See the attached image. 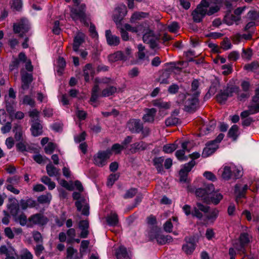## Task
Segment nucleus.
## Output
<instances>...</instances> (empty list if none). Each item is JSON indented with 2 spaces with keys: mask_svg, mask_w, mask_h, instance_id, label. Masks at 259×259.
Segmentation results:
<instances>
[{
  "mask_svg": "<svg viewBox=\"0 0 259 259\" xmlns=\"http://www.w3.org/2000/svg\"><path fill=\"white\" fill-rule=\"evenodd\" d=\"M145 113L143 116V120L145 122L152 123L154 121L157 110L155 108H145Z\"/></svg>",
  "mask_w": 259,
  "mask_h": 259,
  "instance_id": "nucleus-23",
  "label": "nucleus"
},
{
  "mask_svg": "<svg viewBox=\"0 0 259 259\" xmlns=\"http://www.w3.org/2000/svg\"><path fill=\"white\" fill-rule=\"evenodd\" d=\"M233 171L232 177L237 179L241 178L243 175V168L241 166H237L233 164Z\"/></svg>",
  "mask_w": 259,
  "mask_h": 259,
  "instance_id": "nucleus-51",
  "label": "nucleus"
},
{
  "mask_svg": "<svg viewBox=\"0 0 259 259\" xmlns=\"http://www.w3.org/2000/svg\"><path fill=\"white\" fill-rule=\"evenodd\" d=\"M89 198L82 195V215L89 216L90 214V205Z\"/></svg>",
  "mask_w": 259,
  "mask_h": 259,
  "instance_id": "nucleus-36",
  "label": "nucleus"
},
{
  "mask_svg": "<svg viewBox=\"0 0 259 259\" xmlns=\"http://www.w3.org/2000/svg\"><path fill=\"white\" fill-rule=\"evenodd\" d=\"M251 114H255L259 112V102H254L252 101L251 104L248 106Z\"/></svg>",
  "mask_w": 259,
  "mask_h": 259,
  "instance_id": "nucleus-64",
  "label": "nucleus"
},
{
  "mask_svg": "<svg viewBox=\"0 0 259 259\" xmlns=\"http://www.w3.org/2000/svg\"><path fill=\"white\" fill-rule=\"evenodd\" d=\"M209 4V10H207L206 14L211 16L218 12L223 3V0H210V2H208Z\"/></svg>",
  "mask_w": 259,
  "mask_h": 259,
  "instance_id": "nucleus-19",
  "label": "nucleus"
},
{
  "mask_svg": "<svg viewBox=\"0 0 259 259\" xmlns=\"http://www.w3.org/2000/svg\"><path fill=\"white\" fill-rule=\"evenodd\" d=\"M179 224L178 219L177 217H172L171 219L167 220L163 225L164 230L168 233L172 231L173 225H178Z\"/></svg>",
  "mask_w": 259,
  "mask_h": 259,
  "instance_id": "nucleus-32",
  "label": "nucleus"
},
{
  "mask_svg": "<svg viewBox=\"0 0 259 259\" xmlns=\"http://www.w3.org/2000/svg\"><path fill=\"white\" fill-rule=\"evenodd\" d=\"M19 206H20L22 209L25 210L28 207H32L35 206V202L33 199L28 198L26 200L21 199L19 203Z\"/></svg>",
  "mask_w": 259,
  "mask_h": 259,
  "instance_id": "nucleus-39",
  "label": "nucleus"
},
{
  "mask_svg": "<svg viewBox=\"0 0 259 259\" xmlns=\"http://www.w3.org/2000/svg\"><path fill=\"white\" fill-rule=\"evenodd\" d=\"M232 91L228 88L221 90L217 96V100L221 104H224L228 97L232 96Z\"/></svg>",
  "mask_w": 259,
  "mask_h": 259,
  "instance_id": "nucleus-22",
  "label": "nucleus"
},
{
  "mask_svg": "<svg viewBox=\"0 0 259 259\" xmlns=\"http://www.w3.org/2000/svg\"><path fill=\"white\" fill-rule=\"evenodd\" d=\"M69 3L71 0H65ZM73 5L70 7V16L75 22L81 21V0H72Z\"/></svg>",
  "mask_w": 259,
  "mask_h": 259,
  "instance_id": "nucleus-9",
  "label": "nucleus"
},
{
  "mask_svg": "<svg viewBox=\"0 0 259 259\" xmlns=\"http://www.w3.org/2000/svg\"><path fill=\"white\" fill-rule=\"evenodd\" d=\"M75 234V232L74 229H70L68 230V231L67 232V237H68L67 239V241L68 243H71L73 241H76L77 243L79 242L80 240L79 239H74Z\"/></svg>",
  "mask_w": 259,
  "mask_h": 259,
  "instance_id": "nucleus-54",
  "label": "nucleus"
},
{
  "mask_svg": "<svg viewBox=\"0 0 259 259\" xmlns=\"http://www.w3.org/2000/svg\"><path fill=\"white\" fill-rule=\"evenodd\" d=\"M110 155V150L100 151L94 156V163L98 166H103L107 163V160Z\"/></svg>",
  "mask_w": 259,
  "mask_h": 259,
  "instance_id": "nucleus-13",
  "label": "nucleus"
},
{
  "mask_svg": "<svg viewBox=\"0 0 259 259\" xmlns=\"http://www.w3.org/2000/svg\"><path fill=\"white\" fill-rule=\"evenodd\" d=\"M74 191L73 193L72 197L74 200H76L75 205L78 211L81 210V183L79 181H76L74 182Z\"/></svg>",
  "mask_w": 259,
  "mask_h": 259,
  "instance_id": "nucleus-17",
  "label": "nucleus"
},
{
  "mask_svg": "<svg viewBox=\"0 0 259 259\" xmlns=\"http://www.w3.org/2000/svg\"><path fill=\"white\" fill-rule=\"evenodd\" d=\"M214 187L212 184H208L205 186L204 188H198L196 190L195 194L197 197H200L206 203L208 202L209 192L214 190Z\"/></svg>",
  "mask_w": 259,
  "mask_h": 259,
  "instance_id": "nucleus-11",
  "label": "nucleus"
},
{
  "mask_svg": "<svg viewBox=\"0 0 259 259\" xmlns=\"http://www.w3.org/2000/svg\"><path fill=\"white\" fill-rule=\"evenodd\" d=\"M149 14L146 12H136L132 15L130 22L132 23H135L138 20L148 17Z\"/></svg>",
  "mask_w": 259,
  "mask_h": 259,
  "instance_id": "nucleus-35",
  "label": "nucleus"
},
{
  "mask_svg": "<svg viewBox=\"0 0 259 259\" xmlns=\"http://www.w3.org/2000/svg\"><path fill=\"white\" fill-rule=\"evenodd\" d=\"M138 59L140 63L147 64L149 60L148 56L146 55L145 52H138Z\"/></svg>",
  "mask_w": 259,
  "mask_h": 259,
  "instance_id": "nucleus-58",
  "label": "nucleus"
},
{
  "mask_svg": "<svg viewBox=\"0 0 259 259\" xmlns=\"http://www.w3.org/2000/svg\"><path fill=\"white\" fill-rule=\"evenodd\" d=\"M99 87L98 85H95L92 89V96L90 101L92 104L95 107L96 106V105L94 104L96 103V101L99 96Z\"/></svg>",
  "mask_w": 259,
  "mask_h": 259,
  "instance_id": "nucleus-50",
  "label": "nucleus"
},
{
  "mask_svg": "<svg viewBox=\"0 0 259 259\" xmlns=\"http://www.w3.org/2000/svg\"><path fill=\"white\" fill-rule=\"evenodd\" d=\"M240 20V16L230 14H227L224 17V21L228 25H231L234 23H237Z\"/></svg>",
  "mask_w": 259,
  "mask_h": 259,
  "instance_id": "nucleus-43",
  "label": "nucleus"
},
{
  "mask_svg": "<svg viewBox=\"0 0 259 259\" xmlns=\"http://www.w3.org/2000/svg\"><path fill=\"white\" fill-rule=\"evenodd\" d=\"M147 25V22H143L141 24L136 26V27H132L130 31L138 33V34H142L144 27L146 26Z\"/></svg>",
  "mask_w": 259,
  "mask_h": 259,
  "instance_id": "nucleus-60",
  "label": "nucleus"
},
{
  "mask_svg": "<svg viewBox=\"0 0 259 259\" xmlns=\"http://www.w3.org/2000/svg\"><path fill=\"white\" fill-rule=\"evenodd\" d=\"M191 86L192 91L194 92L193 95L181 94L178 96L179 103L184 104L185 110L188 112H191L196 109L198 103V97L200 94V92L197 91L199 87V81L197 80H194Z\"/></svg>",
  "mask_w": 259,
  "mask_h": 259,
  "instance_id": "nucleus-1",
  "label": "nucleus"
},
{
  "mask_svg": "<svg viewBox=\"0 0 259 259\" xmlns=\"http://www.w3.org/2000/svg\"><path fill=\"white\" fill-rule=\"evenodd\" d=\"M91 14L86 11L85 6L82 4V24L85 27H89V31L90 36L95 39L99 37L98 33L95 25L91 22Z\"/></svg>",
  "mask_w": 259,
  "mask_h": 259,
  "instance_id": "nucleus-3",
  "label": "nucleus"
},
{
  "mask_svg": "<svg viewBox=\"0 0 259 259\" xmlns=\"http://www.w3.org/2000/svg\"><path fill=\"white\" fill-rule=\"evenodd\" d=\"M116 91V88L114 87L111 86L104 89L102 92L101 96L102 97H108L112 95Z\"/></svg>",
  "mask_w": 259,
  "mask_h": 259,
  "instance_id": "nucleus-56",
  "label": "nucleus"
},
{
  "mask_svg": "<svg viewBox=\"0 0 259 259\" xmlns=\"http://www.w3.org/2000/svg\"><path fill=\"white\" fill-rule=\"evenodd\" d=\"M106 221L110 226H115L118 223V215L116 213H111L106 217Z\"/></svg>",
  "mask_w": 259,
  "mask_h": 259,
  "instance_id": "nucleus-42",
  "label": "nucleus"
},
{
  "mask_svg": "<svg viewBox=\"0 0 259 259\" xmlns=\"http://www.w3.org/2000/svg\"><path fill=\"white\" fill-rule=\"evenodd\" d=\"M16 98V94L12 88L9 91V95L5 96L6 109L10 116H12L14 111V99Z\"/></svg>",
  "mask_w": 259,
  "mask_h": 259,
  "instance_id": "nucleus-12",
  "label": "nucleus"
},
{
  "mask_svg": "<svg viewBox=\"0 0 259 259\" xmlns=\"http://www.w3.org/2000/svg\"><path fill=\"white\" fill-rule=\"evenodd\" d=\"M200 156V154L198 152H193L190 155V157L192 158V160L184 164L183 167L180 170V180L181 182H186L188 172L191 170L192 168L196 164L194 160L198 158Z\"/></svg>",
  "mask_w": 259,
  "mask_h": 259,
  "instance_id": "nucleus-5",
  "label": "nucleus"
},
{
  "mask_svg": "<svg viewBox=\"0 0 259 259\" xmlns=\"http://www.w3.org/2000/svg\"><path fill=\"white\" fill-rule=\"evenodd\" d=\"M52 199L51 193H48L39 196L37 198L38 201L40 203L49 204Z\"/></svg>",
  "mask_w": 259,
  "mask_h": 259,
  "instance_id": "nucleus-55",
  "label": "nucleus"
},
{
  "mask_svg": "<svg viewBox=\"0 0 259 259\" xmlns=\"http://www.w3.org/2000/svg\"><path fill=\"white\" fill-rule=\"evenodd\" d=\"M148 147V144L144 142L140 141L130 145L129 152L131 153H135L138 151H143L145 150Z\"/></svg>",
  "mask_w": 259,
  "mask_h": 259,
  "instance_id": "nucleus-28",
  "label": "nucleus"
},
{
  "mask_svg": "<svg viewBox=\"0 0 259 259\" xmlns=\"http://www.w3.org/2000/svg\"><path fill=\"white\" fill-rule=\"evenodd\" d=\"M21 79L22 82V88L23 90L27 89L29 83L32 80V75L30 73L26 72L22 69L21 71Z\"/></svg>",
  "mask_w": 259,
  "mask_h": 259,
  "instance_id": "nucleus-25",
  "label": "nucleus"
},
{
  "mask_svg": "<svg viewBox=\"0 0 259 259\" xmlns=\"http://www.w3.org/2000/svg\"><path fill=\"white\" fill-rule=\"evenodd\" d=\"M223 195L218 191L213 190L209 192V195L208 198L207 203H213L217 205L219 203L220 201L223 199Z\"/></svg>",
  "mask_w": 259,
  "mask_h": 259,
  "instance_id": "nucleus-27",
  "label": "nucleus"
},
{
  "mask_svg": "<svg viewBox=\"0 0 259 259\" xmlns=\"http://www.w3.org/2000/svg\"><path fill=\"white\" fill-rule=\"evenodd\" d=\"M29 28L30 25L28 21L26 19H22L19 23L14 25L15 33L19 34L20 37H23V34L27 32Z\"/></svg>",
  "mask_w": 259,
  "mask_h": 259,
  "instance_id": "nucleus-14",
  "label": "nucleus"
},
{
  "mask_svg": "<svg viewBox=\"0 0 259 259\" xmlns=\"http://www.w3.org/2000/svg\"><path fill=\"white\" fill-rule=\"evenodd\" d=\"M47 174L50 177H57L60 175L59 169L57 168L52 163L48 164L46 166Z\"/></svg>",
  "mask_w": 259,
  "mask_h": 259,
  "instance_id": "nucleus-40",
  "label": "nucleus"
},
{
  "mask_svg": "<svg viewBox=\"0 0 259 259\" xmlns=\"http://www.w3.org/2000/svg\"><path fill=\"white\" fill-rule=\"evenodd\" d=\"M143 123L140 119H131L127 123L126 126L133 133H139L142 130Z\"/></svg>",
  "mask_w": 259,
  "mask_h": 259,
  "instance_id": "nucleus-16",
  "label": "nucleus"
},
{
  "mask_svg": "<svg viewBox=\"0 0 259 259\" xmlns=\"http://www.w3.org/2000/svg\"><path fill=\"white\" fill-rule=\"evenodd\" d=\"M188 142L187 141L184 142L182 143V149L177 150L176 152V156L181 161H183L187 159V157L185 155L186 152H189V150L187 148Z\"/></svg>",
  "mask_w": 259,
  "mask_h": 259,
  "instance_id": "nucleus-29",
  "label": "nucleus"
},
{
  "mask_svg": "<svg viewBox=\"0 0 259 259\" xmlns=\"http://www.w3.org/2000/svg\"><path fill=\"white\" fill-rule=\"evenodd\" d=\"M182 246L183 251L187 255L191 254L195 249L197 240L194 237L187 236Z\"/></svg>",
  "mask_w": 259,
  "mask_h": 259,
  "instance_id": "nucleus-10",
  "label": "nucleus"
},
{
  "mask_svg": "<svg viewBox=\"0 0 259 259\" xmlns=\"http://www.w3.org/2000/svg\"><path fill=\"white\" fill-rule=\"evenodd\" d=\"M242 214L246 217L248 221H251L252 220L253 222H257L259 220L258 217L255 216L254 214H253L252 217L250 211L247 210H244Z\"/></svg>",
  "mask_w": 259,
  "mask_h": 259,
  "instance_id": "nucleus-61",
  "label": "nucleus"
},
{
  "mask_svg": "<svg viewBox=\"0 0 259 259\" xmlns=\"http://www.w3.org/2000/svg\"><path fill=\"white\" fill-rule=\"evenodd\" d=\"M31 131L34 136H38L42 133V126L38 121L32 122Z\"/></svg>",
  "mask_w": 259,
  "mask_h": 259,
  "instance_id": "nucleus-41",
  "label": "nucleus"
},
{
  "mask_svg": "<svg viewBox=\"0 0 259 259\" xmlns=\"http://www.w3.org/2000/svg\"><path fill=\"white\" fill-rule=\"evenodd\" d=\"M60 184L63 187L70 191L74 190V183L72 182H67L64 180H61L59 182Z\"/></svg>",
  "mask_w": 259,
  "mask_h": 259,
  "instance_id": "nucleus-59",
  "label": "nucleus"
},
{
  "mask_svg": "<svg viewBox=\"0 0 259 259\" xmlns=\"http://www.w3.org/2000/svg\"><path fill=\"white\" fill-rule=\"evenodd\" d=\"M153 105L160 109H168L170 107L169 103L163 102L161 100H155L153 101Z\"/></svg>",
  "mask_w": 259,
  "mask_h": 259,
  "instance_id": "nucleus-52",
  "label": "nucleus"
},
{
  "mask_svg": "<svg viewBox=\"0 0 259 259\" xmlns=\"http://www.w3.org/2000/svg\"><path fill=\"white\" fill-rule=\"evenodd\" d=\"M179 119L178 118L170 116L166 119L165 123L166 126H171L178 123Z\"/></svg>",
  "mask_w": 259,
  "mask_h": 259,
  "instance_id": "nucleus-57",
  "label": "nucleus"
},
{
  "mask_svg": "<svg viewBox=\"0 0 259 259\" xmlns=\"http://www.w3.org/2000/svg\"><path fill=\"white\" fill-rule=\"evenodd\" d=\"M105 37L108 45L110 46H116L119 44V37L115 35H113L110 30H106Z\"/></svg>",
  "mask_w": 259,
  "mask_h": 259,
  "instance_id": "nucleus-24",
  "label": "nucleus"
},
{
  "mask_svg": "<svg viewBox=\"0 0 259 259\" xmlns=\"http://www.w3.org/2000/svg\"><path fill=\"white\" fill-rule=\"evenodd\" d=\"M11 201L12 203L9 206V209L15 222L19 223L22 226L27 225L28 220L26 216L23 213L19 214L20 208L17 200L13 199Z\"/></svg>",
  "mask_w": 259,
  "mask_h": 259,
  "instance_id": "nucleus-2",
  "label": "nucleus"
},
{
  "mask_svg": "<svg viewBox=\"0 0 259 259\" xmlns=\"http://www.w3.org/2000/svg\"><path fill=\"white\" fill-rule=\"evenodd\" d=\"M89 222L88 220L82 219V238H85L89 234Z\"/></svg>",
  "mask_w": 259,
  "mask_h": 259,
  "instance_id": "nucleus-53",
  "label": "nucleus"
},
{
  "mask_svg": "<svg viewBox=\"0 0 259 259\" xmlns=\"http://www.w3.org/2000/svg\"><path fill=\"white\" fill-rule=\"evenodd\" d=\"M21 259H33V255L26 248H24L21 250Z\"/></svg>",
  "mask_w": 259,
  "mask_h": 259,
  "instance_id": "nucleus-63",
  "label": "nucleus"
},
{
  "mask_svg": "<svg viewBox=\"0 0 259 259\" xmlns=\"http://www.w3.org/2000/svg\"><path fill=\"white\" fill-rule=\"evenodd\" d=\"M209 4L206 0L201 1L197 8L193 11L192 16L194 22H200L206 14L207 9Z\"/></svg>",
  "mask_w": 259,
  "mask_h": 259,
  "instance_id": "nucleus-6",
  "label": "nucleus"
},
{
  "mask_svg": "<svg viewBox=\"0 0 259 259\" xmlns=\"http://www.w3.org/2000/svg\"><path fill=\"white\" fill-rule=\"evenodd\" d=\"M249 188V186L247 184H243L241 183L236 184L234 189L236 199L238 200V198L244 197L245 193Z\"/></svg>",
  "mask_w": 259,
  "mask_h": 259,
  "instance_id": "nucleus-20",
  "label": "nucleus"
},
{
  "mask_svg": "<svg viewBox=\"0 0 259 259\" xmlns=\"http://www.w3.org/2000/svg\"><path fill=\"white\" fill-rule=\"evenodd\" d=\"M156 230V229L155 230L153 229L152 231L149 233L148 235L150 239L153 240L155 239L158 244H164L165 236L161 234L159 231Z\"/></svg>",
  "mask_w": 259,
  "mask_h": 259,
  "instance_id": "nucleus-26",
  "label": "nucleus"
},
{
  "mask_svg": "<svg viewBox=\"0 0 259 259\" xmlns=\"http://www.w3.org/2000/svg\"><path fill=\"white\" fill-rule=\"evenodd\" d=\"M48 222L47 218L40 213H36L31 215L28 219V227H31L33 225H38L43 226L46 225Z\"/></svg>",
  "mask_w": 259,
  "mask_h": 259,
  "instance_id": "nucleus-15",
  "label": "nucleus"
},
{
  "mask_svg": "<svg viewBox=\"0 0 259 259\" xmlns=\"http://www.w3.org/2000/svg\"><path fill=\"white\" fill-rule=\"evenodd\" d=\"M219 145L215 143V142L211 141L206 144L205 148H204L202 156L206 158L211 154H212L218 148Z\"/></svg>",
  "mask_w": 259,
  "mask_h": 259,
  "instance_id": "nucleus-18",
  "label": "nucleus"
},
{
  "mask_svg": "<svg viewBox=\"0 0 259 259\" xmlns=\"http://www.w3.org/2000/svg\"><path fill=\"white\" fill-rule=\"evenodd\" d=\"M95 242V239L91 240V241L82 240V256L91 251Z\"/></svg>",
  "mask_w": 259,
  "mask_h": 259,
  "instance_id": "nucleus-34",
  "label": "nucleus"
},
{
  "mask_svg": "<svg viewBox=\"0 0 259 259\" xmlns=\"http://www.w3.org/2000/svg\"><path fill=\"white\" fill-rule=\"evenodd\" d=\"M215 126V122L211 121L208 125H204L200 131V135H205L208 134L209 132L212 131Z\"/></svg>",
  "mask_w": 259,
  "mask_h": 259,
  "instance_id": "nucleus-46",
  "label": "nucleus"
},
{
  "mask_svg": "<svg viewBox=\"0 0 259 259\" xmlns=\"http://www.w3.org/2000/svg\"><path fill=\"white\" fill-rule=\"evenodd\" d=\"M142 34H143V40L145 43L149 44L152 48H154L157 46V36L155 34L153 31L150 29L148 23L147 25L144 27Z\"/></svg>",
  "mask_w": 259,
  "mask_h": 259,
  "instance_id": "nucleus-7",
  "label": "nucleus"
},
{
  "mask_svg": "<svg viewBox=\"0 0 259 259\" xmlns=\"http://www.w3.org/2000/svg\"><path fill=\"white\" fill-rule=\"evenodd\" d=\"M219 87V83L218 81L213 82L210 85L208 92L205 96V99H208L211 96L214 95Z\"/></svg>",
  "mask_w": 259,
  "mask_h": 259,
  "instance_id": "nucleus-48",
  "label": "nucleus"
},
{
  "mask_svg": "<svg viewBox=\"0 0 259 259\" xmlns=\"http://www.w3.org/2000/svg\"><path fill=\"white\" fill-rule=\"evenodd\" d=\"M27 61V58L25 54L22 52L20 53L19 55L18 59H16L13 62L12 64L10 66V68L12 70L14 69L15 67H18L19 61L25 62Z\"/></svg>",
  "mask_w": 259,
  "mask_h": 259,
  "instance_id": "nucleus-49",
  "label": "nucleus"
},
{
  "mask_svg": "<svg viewBox=\"0 0 259 259\" xmlns=\"http://www.w3.org/2000/svg\"><path fill=\"white\" fill-rule=\"evenodd\" d=\"M108 60L110 62H114L119 60L126 61V58L123 57V52L117 51L108 56Z\"/></svg>",
  "mask_w": 259,
  "mask_h": 259,
  "instance_id": "nucleus-37",
  "label": "nucleus"
},
{
  "mask_svg": "<svg viewBox=\"0 0 259 259\" xmlns=\"http://www.w3.org/2000/svg\"><path fill=\"white\" fill-rule=\"evenodd\" d=\"M81 46V34L78 33L74 37L73 43V51L76 54H79L80 52V47Z\"/></svg>",
  "mask_w": 259,
  "mask_h": 259,
  "instance_id": "nucleus-38",
  "label": "nucleus"
},
{
  "mask_svg": "<svg viewBox=\"0 0 259 259\" xmlns=\"http://www.w3.org/2000/svg\"><path fill=\"white\" fill-rule=\"evenodd\" d=\"M94 69L91 64H87L83 69V75L86 81H89L92 79L94 74Z\"/></svg>",
  "mask_w": 259,
  "mask_h": 259,
  "instance_id": "nucleus-31",
  "label": "nucleus"
},
{
  "mask_svg": "<svg viewBox=\"0 0 259 259\" xmlns=\"http://www.w3.org/2000/svg\"><path fill=\"white\" fill-rule=\"evenodd\" d=\"M239 135L238 126L234 124L229 130L228 136L229 138L232 139L233 140L235 141Z\"/></svg>",
  "mask_w": 259,
  "mask_h": 259,
  "instance_id": "nucleus-44",
  "label": "nucleus"
},
{
  "mask_svg": "<svg viewBox=\"0 0 259 259\" xmlns=\"http://www.w3.org/2000/svg\"><path fill=\"white\" fill-rule=\"evenodd\" d=\"M164 162V157H155L153 159V164L156 167L159 173H161L163 171V162Z\"/></svg>",
  "mask_w": 259,
  "mask_h": 259,
  "instance_id": "nucleus-45",
  "label": "nucleus"
},
{
  "mask_svg": "<svg viewBox=\"0 0 259 259\" xmlns=\"http://www.w3.org/2000/svg\"><path fill=\"white\" fill-rule=\"evenodd\" d=\"M66 66V62L62 57H59L56 63V70L59 75L62 74L63 71Z\"/></svg>",
  "mask_w": 259,
  "mask_h": 259,
  "instance_id": "nucleus-47",
  "label": "nucleus"
},
{
  "mask_svg": "<svg viewBox=\"0 0 259 259\" xmlns=\"http://www.w3.org/2000/svg\"><path fill=\"white\" fill-rule=\"evenodd\" d=\"M208 210V207L200 203H197L196 206L195 207L192 211V215L194 217L200 220L202 217L203 214L202 212H206Z\"/></svg>",
  "mask_w": 259,
  "mask_h": 259,
  "instance_id": "nucleus-21",
  "label": "nucleus"
},
{
  "mask_svg": "<svg viewBox=\"0 0 259 259\" xmlns=\"http://www.w3.org/2000/svg\"><path fill=\"white\" fill-rule=\"evenodd\" d=\"M124 149V147L119 144H114L112 145L111 149H109L110 150V154L111 152H113L115 154H119L120 152Z\"/></svg>",
  "mask_w": 259,
  "mask_h": 259,
  "instance_id": "nucleus-62",
  "label": "nucleus"
},
{
  "mask_svg": "<svg viewBox=\"0 0 259 259\" xmlns=\"http://www.w3.org/2000/svg\"><path fill=\"white\" fill-rule=\"evenodd\" d=\"M127 12L126 7L124 4H119L115 7L113 11L112 17L113 21L117 25L120 23L121 21L127 14Z\"/></svg>",
  "mask_w": 259,
  "mask_h": 259,
  "instance_id": "nucleus-8",
  "label": "nucleus"
},
{
  "mask_svg": "<svg viewBox=\"0 0 259 259\" xmlns=\"http://www.w3.org/2000/svg\"><path fill=\"white\" fill-rule=\"evenodd\" d=\"M233 171V164L225 165L223 168V171L222 174V178L225 180H229L232 177Z\"/></svg>",
  "mask_w": 259,
  "mask_h": 259,
  "instance_id": "nucleus-33",
  "label": "nucleus"
},
{
  "mask_svg": "<svg viewBox=\"0 0 259 259\" xmlns=\"http://www.w3.org/2000/svg\"><path fill=\"white\" fill-rule=\"evenodd\" d=\"M116 259H131L126 249L123 246H120L115 251Z\"/></svg>",
  "mask_w": 259,
  "mask_h": 259,
  "instance_id": "nucleus-30",
  "label": "nucleus"
},
{
  "mask_svg": "<svg viewBox=\"0 0 259 259\" xmlns=\"http://www.w3.org/2000/svg\"><path fill=\"white\" fill-rule=\"evenodd\" d=\"M252 238V235L249 232H242L240 234L238 240L233 244V246L239 252L245 254V247L251 242Z\"/></svg>",
  "mask_w": 259,
  "mask_h": 259,
  "instance_id": "nucleus-4",
  "label": "nucleus"
}]
</instances>
